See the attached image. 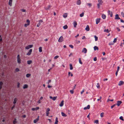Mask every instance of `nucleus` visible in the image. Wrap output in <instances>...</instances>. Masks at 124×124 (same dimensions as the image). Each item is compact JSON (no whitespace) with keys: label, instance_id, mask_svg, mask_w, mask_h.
I'll list each match as a JSON object with an SVG mask.
<instances>
[{"label":"nucleus","instance_id":"58836bf2","mask_svg":"<svg viewBox=\"0 0 124 124\" xmlns=\"http://www.w3.org/2000/svg\"><path fill=\"white\" fill-rule=\"evenodd\" d=\"M94 123H96V124H99V121L98 120H95L94 121Z\"/></svg>","mask_w":124,"mask_h":124},{"label":"nucleus","instance_id":"1a4fd4ad","mask_svg":"<svg viewBox=\"0 0 124 124\" xmlns=\"http://www.w3.org/2000/svg\"><path fill=\"white\" fill-rule=\"evenodd\" d=\"M124 84V82L122 81H120L118 85L119 86H121L123 85Z\"/></svg>","mask_w":124,"mask_h":124},{"label":"nucleus","instance_id":"2eb2a0df","mask_svg":"<svg viewBox=\"0 0 124 124\" xmlns=\"http://www.w3.org/2000/svg\"><path fill=\"white\" fill-rule=\"evenodd\" d=\"M115 19H120V18L119 17V16L118 14H116L115 15Z\"/></svg>","mask_w":124,"mask_h":124},{"label":"nucleus","instance_id":"c9c22d12","mask_svg":"<svg viewBox=\"0 0 124 124\" xmlns=\"http://www.w3.org/2000/svg\"><path fill=\"white\" fill-rule=\"evenodd\" d=\"M63 28L64 29H65L68 28V26L67 25H65L63 26Z\"/></svg>","mask_w":124,"mask_h":124},{"label":"nucleus","instance_id":"72a5a7b5","mask_svg":"<svg viewBox=\"0 0 124 124\" xmlns=\"http://www.w3.org/2000/svg\"><path fill=\"white\" fill-rule=\"evenodd\" d=\"M28 86L27 85H24L23 87V88L24 89L26 88H27L28 87Z\"/></svg>","mask_w":124,"mask_h":124},{"label":"nucleus","instance_id":"bf43d9fd","mask_svg":"<svg viewBox=\"0 0 124 124\" xmlns=\"http://www.w3.org/2000/svg\"><path fill=\"white\" fill-rule=\"evenodd\" d=\"M84 92V89H83L82 91L81 92V94H82Z\"/></svg>","mask_w":124,"mask_h":124},{"label":"nucleus","instance_id":"e433bc0d","mask_svg":"<svg viewBox=\"0 0 124 124\" xmlns=\"http://www.w3.org/2000/svg\"><path fill=\"white\" fill-rule=\"evenodd\" d=\"M104 113L103 112L101 113L100 114L101 116V117H103L104 116Z\"/></svg>","mask_w":124,"mask_h":124},{"label":"nucleus","instance_id":"603ef678","mask_svg":"<svg viewBox=\"0 0 124 124\" xmlns=\"http://www.w3.org/2000/svg\"><path fill=\"white\" fill-rule=\"evenodd\" d=\"M69 46L71 48H73V46L72 45H69Z\"/></svg>","mask_w":124,"mask_h":124},{"label":"nucleus","instance_id":"f03ea898","mask_svg":"<svg viewBox=\"0 0 124 124\" xmlns=\"http://www.w3.org/2000/svg\"><path fill=\"white\" fill-rule=\"evenodd\" d=\"M17 62L18 63L20 64L21 62V60L19 55H18L17 56Z\"/></svg>","mask_w":124,"mask_h":124},{"label":"nucleus","instance_id":"338daca9","mask_svg":"<svg viewBox=\"0 0 124 124\" xmlns=\"http://www.w3.org/2000/svg\"><path fill=\"white\" fill-rule=\"evenodd\" d=\"M118 72V71H116V72L115 74H116V76H117V75Z\"/></svg>","mask_w":124,"mask_h":124},{"label":"nucleus","instance_id":"052dcab7","mask_svg":"<svg viewBox=\"0 0 124 124\" xmlns=\"http://www.w3.org/2000/svg\"><path fill=\"white\" fill-rule=\"evenodd\" d=\"M117 30L118 31H120V29L118 27H117L116 28Z\"/></svg>","mask_w":124,"mask_h":124},{"label":"nucleus","instance_id":"39448f33","mask_svg":"<svg viewBox=\"0 0 124 124\" xmlns=\"http://www.w3.org/2000/svg\"><path fill=\"white\" fill-rule=\"evenodd\" d=\"M63 40V38L62 36H61L59 39L58 41L59 42H61Z\"/></svg>","mask_w":124,"mask_h":124},{"label":"nucleus","instance_id":"9b49d317","mask_svg":"<svg viewBox=\"0 0 124 124\" xmlns=\"http://www.w3.org/2000/svg\"><path fill=\"white\" fill-rule=\"evenodd\" d=\"M122 103V102L121 101H117V105L119 106Z\"/></svg>","mask_w":124,"mask_h":124},{"label":"nucleus","instance_id":"412c9836","mask_svg":"<svg viewBox=\"0 0 124 124\" xmlns=\"http://www.w3.org/2000/svg\"><path fill=\"white\" fill-rule=\"evenodd\" d=\"M58 118L57 117H56L55 118V122L54 123V124H58Z\"/></svg>","mask_w":124,"mask_h":124},{"label":"nucleus","instance_id":"864d4df0","mask_svg":"<svg viewBox=\"0 0 124 124\" xmlns=\"http://www.w3.org/2000/svg\"><path fill=\"white\" fill-rule=\"evenodd\" d=\"M29 25V24H28L27 23L25 24H24V26L25 27H27Z\"/></svg>","mask_w":124,"mask_h":124},{"label":"nucleus","instance_id":"473e14b6","mask_svg":"<svg viewBox=\"0 0 124 124\" xmlns=\"http://www.w3.org/2000/svg\"><path fill=\"white\" fill-rule=\"evenodd\" d=\"M39 52H41L42 51V47H40L39 48Z\"/></svg>","mask_w":124,"mask_h":124},{"label":"nucleus","instance_id":"4be33fe9","mask_svg":"<svg viewBox=\"0 0 124 124\" xmlns=\"http://www.w3.org/2000/svg\"><path fill=\"white\" fill-rule=\"evenodd\" d=\"M106 17V16L104 14L102 15V17L103 19H105Z\"/></svg>","mask_w":124,"mask_h":124},{"label":"nucleus","instance_id":"a19ab883","mask_svg":"<svg viewBox=\"0 0 124 124\" xmlns=\"http://www.w3.org/2000/svg\"><path fill=\"white\" fill-rule=\"evenodd\" d=\"M87 4L89 7H90L92 5V4L91 3H87Z\"/></svg>","mask_w":124,"mask_h":124},{"label":"nucleus","instance_id":"a878e982","mask_svg":"<svg viewBox=\"0 0 124 124\" xmlns=\"http://www.w3.org/2000/svg\"><path fill=\"white\" fill-rule=\"evenodd\" d=\"M70 69L71 70H72L73 69V67L72 66V65L71 64H70Z\"/></svg>","mask_w":124,"mask_h":124},{"label":"nucleus","instance_id":"aec40b11","mask_svg":"<svg viewBox=\"0 0 124 124\" xmlns=\"http://www.w3.org/2000/svg\"><path fill=\"white\" fill-rule=\"evenodd\" d=\"M68 14L67 13H65L63 15V16L64 18H66Z\"/></svg>","mask_w":124,"mask_h":124},{"label":"nucleus","instance_id":"680f3d73","mask_svg":"<svg viewBox=\"0 0 124 124\" xmlns=\"http://www.w3.org/2000/svg\"><path fill=\"white\" fill-rule=\"evenodd\" d=\"M97 60V59L96 57H95L93 58V60L94 61H96Z\"/></svg>","mask_w":124,"mask_h":124},{"label":"nucleus","instance_id":"13d9d810","mask_svg":"<svg viewBox=\"0 0 124 124\" xmlns=\"http://www.w3.org/2000/svg\"><path fill=\"white\" fill-rule=\"evenodd\" d=\"M40 25V23H39L37 25V26L38 27H39Z\"/></svg>","mask_w":124,"mask_h":124},{"label":"nucleus","instance_id":"393cba45","mask_svg":"<svg viewBox=\"0 0 124 124\" xmlns=\"http://www.w3.org/2000/svg\"><path fill=\"white\" fill-rule=\"evenodd\" d=\"M61 114L62 116H63L66 117L67 116V115L63 112H62Z\"/></svg>","mask_w":124,"mask_h":124},{"label":"nucleus","instance_id":"de8ad7c7","mask_svg":"<svg viewBox=\"0 0 124 124\" xmlns=\"http://www.w3.org/2000/svg\"><path fill=\"white\" fill-rule=\"evenodd\" d=\"M117 41V39L116 38H115L114 40L113 41V42L114 43H116V42Z\"/></svg>","mask_w":124,"mask_h":124},{"label":"nucleus","instance_id":"ea45409f","mask_svg":"<svg viewBox=\"0 0 124 124\" xmlns=\"http://www.w3.org/2000/svg\"><path fill=\"white\" fill-rule=\"evenodd\" d=\"M31 76V74H27L26 75V77L27 78H28L30 77Z\"/></svg>","mask_w":124,"mask_h":124},{"label":"nucleus","instance_id":"774afa93","mask_svg":"<svg viewBox=\"0 0 124 124\" xmlns=\"http://www.w3.org/2000/svg\"><path fill=\"white\" fill-rule=\"evenodd\" d=\"M48 120L49 121L50 123H51L52 122L51 120L50 119H48Z\"/></svg>","mask_w":124,"mask_h":124},{"label":"nucleus","instance_id":"0e129e2a","mask_svg":"<svg viewBox=\"0 0 124 124\" xmlns=\"http://www.w3.org/2000/svg\"><path fill=\"white\" fill-rule=\"evenodd\" d=\"M39 23H41L42 22H43V21L42 20H39Z\"/></svg>","mask_w":124,"mask_h":124},{"label":"nucleus","instance_id":"f3484780","mask_svg":"<svg viewBox=\"0 0 124 124\" xmlns=\"http://www.w3.org/2000/svg\"><path fill=\"white\" fill-rule=\"evenodd\" d=\"M64 104V101L63 100L59 104V106L60 107H62L63 106Z\"/></svg>","mask_w":124,"mask_h":124},{"label":"nucleus","instance_id":"ddd939ff","mask_svg":"<svg viewBox=\"0 0 124 124\" xmlns=\"http://www.w3.org/2000/svg\"><path fill=\"white\" fill-rule=\"evenodd\" d=\"M100 18H97L96 20V24H98L100 22Z\"/></svg>","mask_w":124,"mask_h":124},{"label":"nucleus","instance_id":"5701e85b","mask_svg":"<svg viewBox=\"0 0 124 124\" xmlns=\"http://www.w3.org/2000/svg\"><path fill=\"white\" fill-rule=\"evenodd\" d=\"M51 6L50 5L48 6H47L46 7L45 9L46 10H48L49 9L51 8Z\"/></svg>","mask_w":124,"mask_h":124},{"label":"nucleus","instance_id":"c756f323","mask_svg":"<svg viewBox=\"0 0 124 124\" xmlns=\"http://www.w3.org/2000/svg\"><path fill=\"white\" fill-rule=\"evenodd\" d=\"M96 86L98 89H100V86L99 85V83H98L97 84Z\"/></svg>","mask_w":124,"mask_h":124},{"label":"nucleus","instance_id":"f257e3e1","mask_svg":"<svg viewBox=\"0 0 124 124\" xmlns=\"http://www.w3.org/2000/svg\"><path fill=\"white\" fill-rule=\"evenodd\" d=\"M98 3L97 4V7L98 8H99L100 5H102L103 3V1L102 0H98Z\"/></svg>","mask_w":124,"mask_h":124},{"label":"nucleus","instance_id":"4d7b16f0","mask_svg":"<svg viewBox=\"0 0 124 124\" xmlns=\"http://www.w3.org/2000/svg\"><path fill=\"white\" fill-rule=\"evenodd\" d=\"M15 71L16 72L18 71H19V69L17 68L16 69Z\"/></svg>","mask_w":124,"mask_h":124},{"label":"nucleus","instance_id":"37998d69","mask_svg":"<svg viewBox=\"0 0 124 124\" xmlns=\"http://www.w3.org/2000/svg\"><path fill=\"white\" fill-rule=\"evenodd\" d=\"M84 13H82L80 14V17H82L84 16Z\"/></svg>","mask_w":124,"mask_h":124},{"label":"nucleus","instance_id":"20e7f679","mask_svg":"<svg viewBox=\"0 0 124 124\" xmlns=\"http://www.w3.org/2000/svg\"><path fill=\"white\" fill-rule=\"evenodd\" d=\"M33 46V45H28L27 46H26L25 47V49H28L30 48H31Z\"/></svg>","mask_w":124,"mask_h":124},{"label":"nucleus","instance_id":"2f4dec72","mask_svg":"<svg viewBox=\"0 0 124 124\" xmlns=\"http://www.w3.org/2000/svg\"><path fill=\"white\" fill-rule=\"evenodd\" d=\"M79 63L80 64H82V62L81 58H79Z\"/></svg>","mask_w":124,"mask_h":124},{"label":"nucleus","instance_id":"bb28decb","mask_svg":"<svg viewBox=\"0 0 124 124\" xmlns=\"http://www.w3.org/2000/svg\"><path fill=\"white\" fill-rule=\"evenodd\" d=\"M94 48L95 51L97 50H98V47L96 46H95L94 47Z\"/></svg>","mask_w":124,"mask_h":124},{"label":"nucleus","instance_id":"a211bd4d","mask_svg":"<svg viewBox=\"0 0 124 124\" xmlns=\"http://www.w3.org/2000/svg\"><path fill=\"white\" fill-rule=\"evenodd\" d=\"M39 109V107H37L35 108H32V110L33 111H34L35 110H37Z\"/></svg>","mask_w":124,"mask_h":124},{"label":"nucleus","instance_id":"5fc2aeb1","mask_svg":"<svg viewBox=\"0 0 124 124\" xmlns=\"http://www.w3.org/2000/svg\"><path fill=\"white\" fill-rule=\"evenodd\" d=\"M120 67L119 66H118L117 67V69L116 71L118 72V71L120 69Z\"/></svg>","mask_w":124,"mask_h":124},{"label":"nucleus","instance_id":"6e6d98bb","mask_svg":"<svg viewBox=\"0 0 124 124\" xmlns=\"http://www.w3.org/2000/svg\"><path fill=\"white\" fill-rule=\"evenodd\" d=\"M121 15L123 17H124V13L123 12H122L121 13Z\"/></svg>","mask_w":124,"mask_h":124},{"label":"nucleus","instance_id":"dca6fc26","mask_svg":"<svg viewBox=\"0 0 124 124\" xmlns=\"http://www.w3.org/2000/svg\"><path fill=\"white\" fill-rule=\"evenodd\" d=\"M12 0H9V5L10 6H11L12 5Z\"/></svg>","mask_w":124,"mask_h":124},{"label":"nucleus","instance_id":"79ce46f5","mask_svg":"<svg viewBox=\"0 0 124 124\" xmlns=\"http://www.w3.org/2000/svg\"><path fill=\"white\" fill-rule=\"evenodd\" d=\"M57 98V96L54 97H53V98H52V100L53 101H55L56 99Z\"/></svg>","mask_w":124,"mask_h":124},{"label":"nucleus","instance_id":"8fccbe9b","mask_svg":"<svg viewBox=\"0 0 124 124\" xmlns=\"http://www.w3.org/2000/svg\"><path fill=\"white\" fill-rule=\"evenodd\" d=\"M21 10L22 12H26V10L24 9H22Z\"/></svg>","mask_w":124,"mask_h":124},{"label":"nucleus","instance_id":"4468645a","mask_svg":"<svg viewBox=\"0 0 124 124\" xmlns=\"http://www.w3.org/2000/svg\"><path fill=\"white\" fill-rule=\"evenodd\" d=\"M90 105H87V107H85L84 108V110H86L87 109H90Z\"/></svg>","mask_w":124,"mask_h":124},{"label":"nucleus","instance_id":"c85d7f7f","mask_svg":"<svg viewBox=\"0 0 124 124\" xmlns=\"http://www.w3.org/2000/svg\"><path fill=\"white\" fill-rule=\"evenodd\" d=\"M110 30H109L108 29H105L104 30V31L107 33H109L110 31Z\"/></svg>","mask_w":124,"mask_h":124},{"label":"nucleus","instance_id":"cd10ccee","mask_svg":"<svg viewBox=\"0 0 124 124\" xmlns=\"http://www.w3.org/2000/svg\"><path fill=\"white\" fill-rule=\"evenodd\" d=\"M17 100V98H15L14 99V101L13 102V103L14 104H15L16 103Z\"/></svg>","mask_w":124,"mask_h":124},{"label":"nucleus","instance_id":"a18cd8bd","mask_svg":"<svg viewBox=\"0 0 124 124\" xmlns=\"http://www.w3.org/2000/svg\"><path fill=\"white\" fill-rule=\"evenodd\" d=\"M70 93L72 94H73L74 93V91L73 90H70Z\"/></svg>","mask_w":124,"mask_h":124},{"label":"nucleus","instance_id":"7ed1b4c3","mask_svg":"<svg viewBox=\"0 0 124 124\" xmlns=\"http://www.w3.org/2000/svg\"><path fill=\"white\" fill-rule=\"evenodd\" d=\"M50 111V109L48 108H47L46 111V116H49V112Z\"/></svg>","mask_w":124,"mask_h":124},{"label":"nucleus","instance_id":"f8f14e48","mask_svg":"<svg viewBox=\"0 0 124 124\" xmlns=\"http://www.w3.org/2000/svg\"><path fill=\"white\" fill-rule=\"evenodd\" d=\"M73 25H74V28H76V26L77 25V23L75 21H74V22H73Z\"/></svg>","mask_w":124,"mask_h":124},{"label":"nucleus","instance_id":"4c0bfd02","mask_svg":"<svg viewBox=\"0 0 124 124\" xmlns=\"http://www.w3.org/2000/svg\"><path fill=\"white\" fill-rule=\"evenodd\" d=\"M94 37L95 38V41H97L98 40V37L96 36L95 35L94 36Z\"/></svg>","mask_w":124,"mask_h":124},{"label":"nucleus","instance_id":"6ab92c4d","mask_svg":"<svg viewBox=\"0 0 124 124\" xmlns=\"http://www.w3.org/2000/svg\"><path fill=\"white\" fill-rule=\"evenodd\" d=\"M85 30L87 31H89L90 30V28H89V26L88 25H87L86 26V28L85 29Z\"/></svg>","mask_w":124,"mask_h":124},{"label":"nucleus","instance_id":"9d476101","mask_svg":"<svg viewBox=\"0 0 124 124\" xmlns=\"http://www.w3.org/2000/svg\"><path fill=\"white\" fill-rule=\"evenodd\" d=\"M108 13L109 15H110L111 17H112L113 16V14L112 12H110L109 10H108Z\"/></svg>","mask_w":124,"mask_h":124},{"label":"nucleus","instance_id":"e2e57ef3","mask_svg":"<svg viewBox=\"0 0 124 124\" xmlns=\"http://www.w3.org/2000/svg\"><path fill=\"white\" fill-rule=\"evenodd\" d=\"M20 85V83H18L17 86V87L18 88H19V87Z\"/></svg>","mask_w":124,"mask_h":124},{"label":"nucleus","instance_id":"3c124183","mask_svg":"<svg viewBox=\"0 0 124 124\" xmlns=\"http://www.w3.org/2000/svg\"><path fill=\"white\" fill-rule=\"evenodd\" d=\"M16 119H15V120L13 121V123L14 124H15L16 123Z\"/></svg>","mask_w":124,"mask_h":124},{"label":"nucleus","instance_id":"b1692460","mask_svg":"<svg viewBox=\"0 0 124 124\" xmlns=\"http://www.w3.org/2000/svg\"><path fill=\"white\" fill-rule=\"evenodd\" d=\"M81 3V2L80 0H78L77 2V4L78 5H80Z\"/></svg>","mask_w":124,"mask_h":124},{"label":"nucleus","instance_id":"0eeeda50","mask_svg":"<svg viewBox=\"0 0 124 124\" xmlns=\"http://www.w3.org/2000/svg\"><path fill=\"white\" fill-rule=\"evenodd\" d=\"M39 116H38V118L34 120V123H36L39 120Z\"/></svg>","mask_w":124,"mask_h":124},{"label":"nucleus","instance_id":"6e6552de","mask_svg":"<svg viewBox=\"0 0 124 124\" xmlns=\"http://www.w3.org/2000/svg\"><path fill=\"white\" fill-rule=\"evenodd\" d=\"M32 51V49H31L27 53V55H30L31 53V52Z\"/></svg>","mask_w":124,"mask_h":124},{"label":"nucleus","instance_id":"423d86ee","mask_svg":"<svg viewBox=\"0 0 124 124\" xmlns=\"http://www.w3.org/2000/svg\"><path fill=\"white\" fill-rule=\"evenodd\" d=\"M87 52V50L86 48H84L82 49V52L84 53L85 54Z\"/></svg>","mask_w":124,"mask_h":124},{"label":"nucleus","instance_id":"69168bd1","mask_svg":"<svg viewBox=\"0 0 124 124\" xmlns=\"http://www.w3.org/2000/svg\"><path fill=\"white\" fill-rule=\"evenodd\" d=\"M108 101H113V100L112 99V100H109V99H108Z\"/></svg>","mask_w":124,"mask_h":124},{"label":"nucleus","instance_id":"c03bdc74","mask_svg":"<svg viewBox=\"0 0 124 124\" xmlns=\"http://www.w3.org/2000/svg\"><path fill=\"white\" fill-rule=\"evenodd\" d=\"M26 22L27 23V24H30V21L28 19L27 20Z\"/></svg>","mask_w":124,"mask_h":124},{"label":"nucleus","instance_id":"f704fd0d","mask_svg":"<svg viewBox=\"0 0 124 124\" xmlns=\"http://www.w3.org/2000/svg\"><path fill=\"white\" fill-rule=\"evenodd\" d=\"M32 62L31 61H27V63L28 64H30Z\"/></svg>","mask_w":124,"mask_h":124},{"label":"nucleus","instance_id":"09e8293b","mask_svg":"<svg viewBox=\"0 0 124 124\" xmlns=\"http://www.w3.org/2000/svg\"><path fill=\"white\" fill-rule=\"evenodd\" d=\"M120 119L123 121H124V119H123V117L122 116H121L120 117Z\"/></svg>","mask_w":124,"mask_h":124},{"label":"nucleus","instance_id":"7c9ffc66","mask_svg":"<svg viewBox=\"0 0 124 124\" xmlns=\"http://www.w3.org/2000/svg\"><path fill=\"white\" fill-rule=\"evenodd\" d=\"M3 84V83L1 81L0 82V89L2 87V85Z\"/></svg>","mask_w":124,"mask_h":124},{"label":"nucleus","instance_id":"49530a36","mask_svg":"<svg viewBox=\"0 0 124 124\" xmlns=\"http://www.w3.org/2000/svg\"><path fill=\"white\" fill-rule=\"evenodd\" d=\"M59 57V56L58 55H57V56H55L54 57V59H57Z\"/></svg>","mask_w":124,"mask_h":124}]
</instances>
